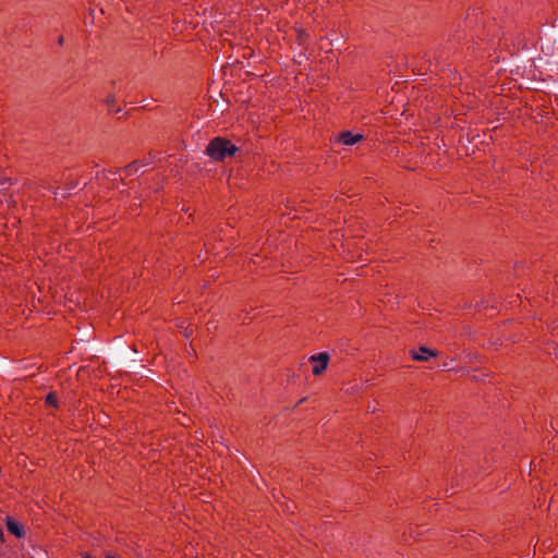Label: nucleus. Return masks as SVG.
I'll use <instances>...</instances> for the list:
<instances>
[{
  "instance_id": "f257e3e1",
  "label": "nucleus",
  "mask_w": 558,
  "mask_h": 558,
  "mask_svg": "<svg viewBox=\"0 0 558 558\" xmlns=\"http://www.w3.org/2000/svg\"><path fill=\"white\" fill-rule=\"evenodd\" d=\"M236 147L222 137L211 140L206 148V154L214 160H222L234 155Z\"/></svg>"
},
{
  "instance_id": "f03ea898",
  "label": "nucleus",
  "mask_w": 558,
  "mask_h": 558,
  "mask_svg": "<svg viewBox=\"0 0 558 558\" xmlns=\"http://www.w3.org/2000/svg\"><path fill=\"white\" fill-rule=\"evenodd\" d=\"M312 372L314 375H320L328 366L329 355L326 352L318 353L310 357Z\"/></svg>"
},
{
  "instance_id": "7ed1b4c3",
  "label": "nucleus",
  "mask_w": 558,
  "mask_h": 558,
  "mask_svg": "<svg viewBox=\"0 0 558 558\" xmlns=\"http://www.w3.org/2000/svg\"><path fill=\"white\" fill-rule=\"evenodd\" d=\"M363 135L360 133H352L350 131L342 132L339 135V142L345 146H352L362 141Z\"/></svg>"
},
{
  "instance_id": "20e7f679",
  "label": "nucleus",
  "mask_w": 558,
  "mask_h": 558,
  "mask_svg": "<svg viewBox=\"0 0 558 558\" xmlns=\"http://www.w3.org/2000/svg\"><path fill=\"white\" fill-rule=\"evenodd\" d=\"M412 359L415 361H427L430 357L437 355V352L425 347H421L418 350L411 352Z\"/></svg>"
},
{
  "instance_id": "39448f33",
  "label": "nucleus",
  "mask_w": 558,
  "mask_h": 558,
  "mask_svg": "<svg viewBox=\"0 0 558 558\" xmlns=\"http://www.w3.org/2000/svg\"><path fill=\"white\" fill-rule=\"evenodd\" d=\"M7 527L8 530L14 534L15 536L17 537H21L23 535V527L22 525H20V523H17L16 521H14L13 519H8L7 520Z\"/></svg>"
},
{
  "instance_id": "423d86ee",
  "label": "nucleus",
  "mask_w": 558,
  "mask_h": 558,
  "mask_svg": "<svg viewBox=\"0 0 558 558\" xmlns=\"http://www.w3.org/2000/svg\"><path fill=\"white\" fill-rule=\"evenodd\" d=\"M114 102H116V96L113 94H109L106 99H105V104L107 105L109 111L111 112H118L120 111L119 108H116L114 107Z\"/></svg>"
},
{
  "instance_id": "0eeeda50",
  "label": "nucleus",
  "mask_w": 558,
  "mask_h": 558,
  "mask_svg": "<svg viewBox=\"0 0 558 558\" xmlns=\"http://www.w3.org/2000/svg\"><path fill=\"white\" fill-rule=\"evenodd\" d=\"M46 402L49 404V405H52V407H56L57 405V398L54 396V393H49L46 398Z\"/></svg>"
},
{
  "instance_id": "6e6552de",
  "label": "nucleus",
  "mask_w": 558,
  "mask_h": 558,
  "mask_svg": "<svg viewBox=\"0 0 558 558\" xmlns=\"http://www.w3.org/2000/svg\"><path fill=\"white\" fill-rule=\"evenodd\" d=\"M134 167H135L134 165H130V166L125 169V171H126L128 173H131Z\"/></svg>"
},
{
  "instance_id": "1a4fd4ad",
  "label": "nucleus",
  "mask_w": 558,
  "mask_h": 558,
  "mask_svg": "<svg viewBox=\"0 0 558 558\" xmlns=\"http://www.w3.org/2000/svg\"><path fill=\"white\" fill-rule=\"evenodd\" d=\"M58 44H59V45H62V44H63V37H62V36H61V37H59V39H58Z\"/></svg>"
},
{
  "instance_id": "9d476101",
  "label": "nucleus",
  "mask_w": 558,
  "mask_h": 558,
  "mask_svg": "<svg viewBox=\"0 0 558 558\" xmlns=\"http://www.w3.org/2000/svg\"><path fill=\"white\" fill-rule=\"evenodd\" d=\"M2 536H3V531H2V529L0 527V539H2Z\"/></svg>"
},
{
  "instance_id": "9b49d317",
  "label": "nucleus",
  "mask_w": 558,
  "mask_h": 558,
  "mask_svg": "<svg viewBox=\"0 0 558 558\" xmlns=\"http://www.w3.org/2000/svg\"><path fill=\"white\" fill-rule=\"evenodd\" d=\"M83 558H92L90 556L85 555Z\"/></svg>"
}]
</instances>
